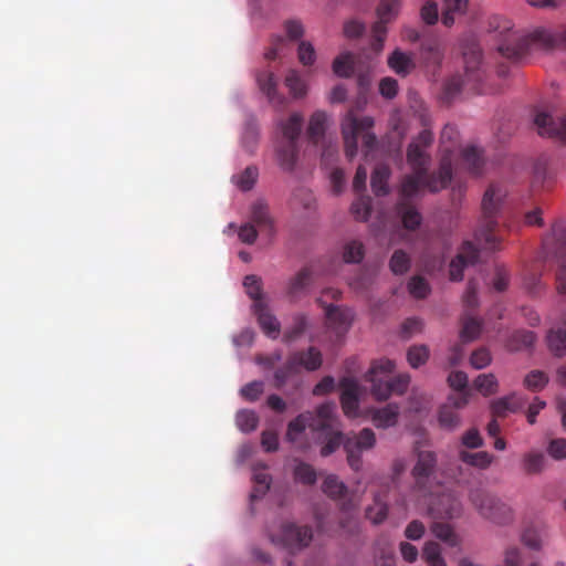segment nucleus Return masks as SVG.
Here are the masks:
<instances>
[{
    "instance_id": "20e7f679",
    "label": "nucleus",
    "mask_w": 566,
    "mask_h": 566,
    "mask_svg": "<svg viewBox=\"0 0 566 566\" xmlns=\"http://www.w3.org/2000/svg\"><path fill=\"white\" fill-rule=\"evenodd\" d=\"M374 119L369 116H358L350 109L342 120V135L345 144V154L353 159L358 151V138H361L363 146L370 150L376 145V136L371 133Z\"/></svg>"
},
{
    "instance_id": "f704fd0d",
    "label": "nucleus",
    "mask_w": 566,
    "mask_h": 566,
    "mask_svg": "<svg viewBox=\"0 0 566 566\" xmlns=\"http://www.w3.org/2000/svg\"><path fill=\"white\" fill-rule=\"evenodd\" d=\"M546 458L543 452L531 451L524 454L522 467L527 474H538L545 469Z\"/></svg>"
},
{
    "instance_id": "58836bf2",
    "label": "nucleus",
    "mask_w": 566,
    "mask_h": 566,
    "mask_svg": "<svg viewBox=\"0 0 566 566\" xmlns=\"http://www.w3.org/2000/svg\"><path fill=\"white\" fill-rule=\"evenodd\" d=\"M462 160L463 164L468 167V169L472 174H480L482 165H483V158L480 149L475 146H469L465 147L462 150Z\"/></svg>"
},
{
    "instance_id": "f03ea898",
    "label": "nucleus",
    "mask_w": 566,
    "mask_h": 566,
    "mask_svg": "<svg viewBox=\"0 0 566 566\" xmlns=\"http://www.w3.org/2000/svg\"><path fill=\"white\" fill-rule=\"evenodd\" d=\"M507 195L506 189L500 185H490L482 198V218L475 232L479 242L483 243L485 250H501L502 237L497 234V216L502 209L504 199Z\"/></svg>"
},
{
    "instance_id": "ddd939ff",
    "label": "nucleus",
    "mask_w": 566,
    "mask_h": 566,
    "mask_svg": "<svg viewBox=\"0 0 566 566\" xmlns=\"http://www.w3.org/2000/svg\"><path fill=\"white\" fill-rule=\"evenodd\" d=\"M479 250L475 245L470 241H464L460 248L459 253L450 263V280L451 281H461L463 279V270L470 265L474 264L479 260Z\"/></svg>"
},
{
    "instance_id": "393cba45",
    "label": "nucleus",
    "mask_w": 566,
    "mask_h": 566,
    "mask_svg": "<svg viewBox=\"0 0 566 566\" xmlns=\"http://www.w3.org/2000/svg\"><path fill=\"white\" fill-rule=\"evenodd\" d=\"M420 55L426 66L439 67L443 59V50L437 40H428L421 43Z\"/></svg>"
},
{
    "instance_id": "a878e982",
    "label": "nucleus",
    "mask_w": 566,
    "mask_h": 566,
    "mask_svg": "<svg viewBox=\"0 0 566 566\" xmlns=\"http://www.w3.org/2000/svg\"><path fill=\"white\" fill-rule=\"evenodd\" d=\"M292 357L296 360L298 369L301 367L306 370L313 371L322 365V354L315 347H310L307 350H300L292 354Z\"/></svg>"
},
{
    "instance_id": "72a5a7b5",
    "label": "nucleus",
    "mask_w": 566,
    "mask_h": 566,
    "mask_svg": "<svg viewBox=\"0 0 566 566\" xmlns=\"http://www.w3.org/2000/svg\"><path fill=\"white\" fill-rule=\"evenodd\" d=\"M390 169L386 165H378L371 175V188L376 196H385L388 193V179Z\"/></svg>"
},
{
    "instance_id": "f3484780",
    "label": "nucleus",
    "mask_w": 566,
    "mask_h": 566,
    "mask_svg": "<svg viewBox=\"0 0 566 566\" xmlns=\"http://www.w3.org/2000/svg\"><path fill=\"white\" fill-rule=\"evenodd\" d=\"M253 313L262 332L270 338L276 339L281 332V325L277 318L271 313L266 303H256L252 305Z\"/></svg>"
},
{
    "instance_id": "cd10ccee",
    "label": "nucleus",
    "mask_w": 566,
    "mask_h": 566,
    "mask_svg": "<svg viewBox=\"0 0 566 566\" xmlns=\"http://www.w3.org/2000/svg\"><path fill=\"white\" fill-rule=\"evenodd\" d=\"M537 38L548 49H566V24L555 30L539 31Z\"/></svg>"
},
{
    "instance_id": "473e14b6",
    "label": "nucleus",
    "mask_w": 566,
    "mask_h": 566,
    "mask_svg": "<svg viewBox=\"0 0 566 566\" xmlns=\"http://www.w3.org/2000/svg\"><path fill=\"white\" fill-rule=\"evenodd\" d=\"M459 139V132L455 126L451 124H447L440 136V143L443 150V155L440 159V161L443 158H449L450 160V168L452 169V159H451V153L453 150V147L457 145Z\"/></svg>"
},
{
    "instance_id": "09e8293b",
    "label": "nucleus",
    "mask_w": 566,
    "mask_h": 566,
    "mask_svg": "<svg viewBox=\"0 0 566 566\" xmlns=\"http://www.w3.org/2000/svg\"><path fill=\"white\" fill-rule=\"evenodd\" d=\"M460 459L470 465L485 469L488 468L492 462V455L486 451H480L475 453H471L468 451H461L460 452Z\"/></svg>"
},
{
    "instance_id": "2f4dec72",
    "label": "nucleus",
    "mask_w": 566,
    "mask_h": 566,
    "mask_svg": "<svg viewBox=\"0 0 566 566\" xmlns=\"http://www.w3.org/2000/svg\"><path fill=\"white\" fill-rule=\"evenodd\" d=\"M388 516V504L382 494L374 496V503L366 509V518L373 524H381Z\"/></svg>"
},
{
    "instance_id": "7c9ffc66",
    "label": "nucleus",
    "mask_w": 566,
    "mask_h": 566,
    "mask_svg": "<svg viewBox=\"0 0 566 566\" xmlns=\"http://www.w3.org/2000/svg\"><path fill=\"white\" fill-rule=\"evenodd\" d=\"M401 3L399 0H381L377 7V21L386 27L387 23L392 22L399 14Z\"/></svg>"
},
{
    "instance_id": "bb28decb",
    "label": "nucleus",
    "mask_w": 566,
    "mask_h": 566,
    "mask_svg": "<svg viewBox=\"0 0 566 566\" xmlns=\"http://www.w3.org/2000/svg\"><path fill=\"white\" fill-rule=\"evenodd\" d=\"M280 127L282 142L297 143L303 127V116L300 113H293L286 120L281 122Z\"/></svg>"
},
{
    "instance_id": "9d476101",
    "label": "nucleus",
    "mask_w": 566,
    "mask_h": 566,
    "mask_svg": "<svg viewBox=\"0 0 566 566\" xmlns=\"http://www.w3.org/2000/svg\"><path fill=\"white\" fill-rule=\"evenodd\" d=\"M375 444L376 436L369 428H364L358 433L347 434L344 440V450L348 465L354 471H359L363 465L361 453L373 449Z\"/></svg>"
},
{
    "instance_id": "8fccbe9b",
    "label": "nucleus",
    "mask_w": 566,
    "mask_h": 566,
    "mask_svg": "<svg viewBox=\"0 0 566 566\" xmlns=\"http://www.w3.org/2000/svg\"><path fill=\"white\" fill-rule=\"evenodd\" d=\"M254 488L251 493V500L261 499L270 489L271 475L264 471H255L253 474Z\"/></svg>"
},
{
    "instance_id": "4d7b16f0",
    "label": "nucleus",
    "mask_w": 566,
    "mask_h": 566,
    "mask_svg": "<svg viewBox=\"0 0 566 566\" xmlns=\"http://www.w3.org/2000/svg\"><path fill=\"white\" fill-rule=\"evenodd\" d=\"M389 268L395 274H403L410 268V258L402 250H396L390 259Z\"/></svg>"
},
{
    "instance_id": "7ed1b4c3",
    "label": "nucleus",
    "mask_w": 566,
    "mask_h": 566,
    "mask_svg": "<svg viewBox=\"0 0 566 566\" xmlns=\"http://www.w3.org/2000/svg\"><path fill=\"white\" fill-rule=\"evenodd\" d=\"M395 369V363L387 358L375 360L365 378L371 384V394L377 400H386L391 394L402 395L410 382L407 374H401L392 379L389 376Z\"/></svg>"
},
{
    "instance_id": "412c9836",
    "label": "nucleus",
    "mask_w": 566,
    "mask_h": 566,
    "mask_svg": "<svg viewBox=\"0 0 566 566\" xmlns=\"http://www.w3.org/2000/svg\"><path fill=\"white\" fill-rule=\"evenodd\" d=\"M437 458L432 451H419L417 462L412 469V475L418 484H421L434 471Z\"/></svg>"
},
{
    "instance_id": "1a4fd4ad",
    "label": "nucleus",
    "mask_w": 566,
    "mask_h": 566,
    "mask_svg": "<svg viewBox=\"0 0 566 566\" xmlns=\"http://www.w3.org/2000/svg\"><path fill=\"white\" fill-rule=\"evenodd\" d=\"M342 292L334 287L325 289L317 303L324 308L327 324L334 328L338 335L348 331L352 323V312L348 308H342L333 304H327L326 300H338Z\"/></svg>"
},
{
    "instance_id": "dca6fc26",
    "label": "nucleus",
    "mask_w": 566,
    "mask_h": 566,
    "mask_svg": "<svg viewBox=\"0 0 566 566\" xmlns=\"http://www.w3.org/2000/svg\"><path fill=\"white\" fill-rule=\"evenodd\" d=\"M312 412L300 413L295 419L291 420L287 424L286 440L291 442L297 450L306 451L310 447L307 441H302L301 437L306 428L311 429Z\"/></svg>"
},
{
    "instance_id": "f8f14e48",
    "label": "nucleus",
    "mask_w": 566,
    "mask_h": 566,
    "mask_svg": "<svg viewBox=\"0 0 566 566\" xmlns=\"http://www.w3.org/2000/svg\"><path fill=\"white\" fill-rule=\"evenodd\" d=\"M534 124L541 136L566 142V116L553 118L549 114L541 112L536 114Z\"/></svg>"
},
{
    "instance_id": "3c124183",
    "label": "nucleus",
    "mask_w": 566,
    "mask_h": 566,
    "mask_svg": "<svg viewBox=\"0 0 566 566\" xmlns=\"http://www.w3.org/2000/svg\"><path fill=\"white\" fill-rule=\"evenodd\" d=\"M247 294L253 300V304L265 303L262 294V281L256 275H247L243 281Z\"/></svg>"
},
{
    "instance_id": "e433bc0d",
    "label": "nucleus",
    "mask_w": 566,
    "mask_h": 566,
    "mask_svg": "<svg viewBox=\"0 0 566 566\" xmlns=\"http://www.w3.org/2000/svg\"><path fill=\"white\" fill-rule=\"evenodd\" d=\"M474 388L484 397H489L497 392L499 382L493 374H481L473 381Z\"/></svg>"
},
{
    "instance_id": "5fc2aeb1",
    "label": "nucleus",
    "mask_w": 566,
    "mask_h": 566,
    "mask_svg": "<svg viewBox=\"0 0 566 566\" xmlns=\"http://www.w3.org/2000/svg\"><path fill=\"white\" fill-rule=\"evenodd\" d=\"M352 213L358 221H366L371 212V199L368 196H360L352 205Z\"/></svg>"
},
{
    "instance_id": "6ab92c4d",
    "label": "nucleus",
    "mask_w": 566,
    "mask_h": 566,
    "mask_svg": "<svg viewBox=\"0 0 566 566\" xmlns=\"http://www.w3.org/2000/svg\"><path fill=\"white\" fill-rule=\"evenodd\" d=\"M336 405L325 402L317 407L316 412H312L311 430L313 432L331 431L334 427Z\"/></svg>"
},
{
    "instance_id": "39448f33",
    "label": "nucleus",
    "mask_w": 566,
    "mask_h": 566,
    "mask_svg": "<svg viewBox=\"0 0 566 566\" xmlns=\"http://www.w3.org/2000/svg\"><path fill=\"white\" fill-rule=\"evenodd\" d=\"M542 250L546 260L562 262L556 273V289L558 293L566 294V224L563 220L555 221L543 237Z\"/></svg>"
},
{
    "instance_id": "69168bd1",
    "label": "nucleus",
    "mask_w": 566,
    "mask_h": 566,
    "mask_svg": "<svg viewBox=\"0 0 566 566\" xmlns=\"http://www.w3.org/2000/svg\"><path fill=\"white\" fill-rule=\"evenodd\" d=\"M326 432L328 433V438H327V441L324 443V446L321 449L322 457H328L332 453H334L339 448V446L342 443L344 444V440H345V439H343V434L339 431H336V432L326 431Z\"/></svg>"
},
{
    "instance_id": "052dcab7",
    "label": "nucleus",
    "mask_w": 566,
    "mask_h": 566,
    "mask_svg": "<svg viewBox=\"0 0 566 566\" xmlns=\"http://www.w3.org/2000/svg\"><path fill=\"white\" fill-rule=\"evenodd\" d=\"M410 294L416 298H424L429 294V284L421 276H413L408 283Z\"/></svg>"
},
{
    "instance_id": "864d4df0",
    "label": "nucleus",
    "mask_w": 566,
    "mask_h": 566,
    "mask_svg": "<svg viewBox=\"0 0 566 566\" xmlns=\"http://www.w3.org/2000/svg\"><path fill=\"white\" fill-rule=\"evenodd\" d=\"M237 426L243 432H251L256 429L259 417L253 410H241L235 417Z\"/></svg>"
},
{
    "instance_id": "338daca9",
    "label": "nucleus",
    "mask_w": 566,
    "mask_h": 566,
    "mask_svg": "<svg viewBox=\"0 0 566 566\" xmlns=\"http://www.w3.org/2000/svg\"><path fill=\"white\" fill-rule=\"evenodd\" d=\"M284 30L291 41L301 40L305 33L303 23L297 19L286 20L284 22Z\"/></svg>"
},
{
    "instance_id": "4468645a",
    "label": "nucleus",
    "mask_w": 566,
    "mask_h": 566,
    "mask_svg": "<svg viewBox=\"0 0 566 566\" xmlns=\"http://www.w3.org/2000/svg\"><path fill=\"white\" fill-rule=\"evenodd\" d=\"M249 222L266 238L271 239L274 235V221L264 200L259 199L252 203Z\"/></svg>"
},
{
    "instance_id": "6e6d98bb",
    "label": "nucleus",
    "mask_w": 566,
    "mask_h": 566,
    "mask_svg": "<svg viewBox=\"0 0 566 566\" xmlns=\"http://www.w3.org/2000/svg\"><path fill=\"white\" fill-rule=\"evenodd\" d=\"M431 531L436 537L448 543L450 546L458 544V537L449 524L437 522L432 525Z\"/></svg>"
},
{
    "instance_id": "9b49d317",
    "label": "nucleus",
    "mask_w": 566,
    "mask_h": 566,
    "mask_svg": "<svg viewBox=\"0 0 566 566\" xmlns=\"http://www.w3.org/2000/svg\"><path fill=\"white\" fill-rule=\"evenodd\" d=\"M313 532L310 526L284 523L281 527V542L291 549H302L310 545Z\"/></svg>"
},
{
    "instance_id": "37998d69",
    "label": "nucleus",
    "mask_w": 566,
    "mask_h": 566,
    "mask_svg": "<svg viewBox=\"0 0 566 566\" xmlns=\"http://www.w3.org/2000/svg\"><path fill=\"white\" fill-rule=\"evenodd\" d=\"M295 358L290 355L286 363L274 373V382L276 388H282L290 377L298 373Z\"/></svg>"
},
{
    "instance_id": "a18cd8bd",
    "label": "nucleus",
    "mask_w": 566,
    "mask_h": 566,
    "mask_svg": "<svg viewBox=\"0 0 566 566\" xmlns=\"http://www.w3.org/2000/svg\"><path fill=\"white\" fill-rule=\"evenodd\" d=\"M536 342V335L532 331H516L510 340L513 350H522L532 347Z\"/></svg>"
},
{
    "instance_id": "c03bdc74",
    "label": "nucleus",
    "mask_w": 566,
    "mask_h": 566,
    "mask_svg": "<svg viewBox=\"0 0 566 566\" xmlns=\"http://www.w3.org/2000/svg\"><path fill=\"white\" fill-rule=\"evenodd\" d=\"M333 71L339 77H349L354 72V55L346 52L337 56L333 62Z\"/></svg>"
},
{
    "instance_id": "5701e85b",
    "label": "nucleus",
    "mask_w": 566,
    "mask_h": 566,
    "mask_svg": "<svg viewBox=\"0 0 566 566\" xmlns=\"http://www.w3.org/2000/svg\"><path fill=\"white\" fill-rule=\"evenodd\" d=\"M387 63L390 70L402 77L407 76L416 69L413 54L406 53L399 49H396L388 56Z\"/></svg>"
},
{
    "instance_id": "e2e57ef3",
    "label": "nucleus",
    "mask_w": 566,
    "mask_h": 566,
    "mask_svg": "<svg viewBox=\"0 0 566 566\" xmlns=\"http://www.w3.org/2000/svg\"><path fill=\"white\" fill-rule=\"evenodd\" d=\"M307 323L304 315H296L292 327L284 333L285 342H293L298 338L306 329Z\"/></svg>"
},
{
    "instance_id": "79ce46f5",
    "label": "nucleus",
    "mask_w": 566,
    "mask_h": 566,
    "mask_svg": "<svg viewBox=\"0 0 566 566\" xmlns=\"http://www.w3.org/2000/svg\"><path fill=\"white\" fill-rule=\"evenodd\" d=\"M439 424L447 430H453L460 426V416L450 405H443L439 410Z\"/></svg>"
},
{
    "instance_id": "603ef678",
    "label": "nucleus",
    "mask_w": 566,
    "mask_h": 566,
    "mask_svg": "<svg viewBox=\"0 0 566 566\" xmlns=\"http://www.w3.org/2000/svg\"><path fill=\"white\" fill-rule=\"evenodd\" d=\"M365 254L364 245L357 240L347 242L344 247L343 259L346 263H359Z\"/></svg>"
},
{
    "instance_id": "680f3d73",
    "label": "nucleus",
    "mask_w": 566,
    "mask_h": 566,
    "mask_svg": "<svg viewBox=\"0 0 566 566\" xmlns=\"http://www.w3.org/2000/svg\"><path fill=\"white\" fill-rule=\"evenodd\" d=\"M297 57L298 61L304 66L312 65L316 60V52L311 42L301 41L297 48Z\"/></svg>"
},
{
    "instance_id": "0e129e2a",
    "label": "nucleus",
    "mask_w": 566,
    "mask_h": 566,
    "mask_svg": "<svg viewBox=\"0 0 566 566\" xmlns=\"http://www.w3.org/2000/svg\"><path fill=\"white\" fill-rule=\"evenodd\" d=\"M492 361V356L489 349L481 347L474 350L470 357V364L475 369H483Z\"/></svg>"
},
{
    "instance_id": "c756f323",
    "label": "nucleus",
    "mask_w": 566,
    "mask_h": 566,
    "mask_svg": "<svg viewBox=\"0 0 566 566\" xmlns=\"http://www.w3.org/2000/svg\"><path fill=\"white\" fill-rule=\"evenodd\" d=\"M327 124V114L323 111H316L310 118L307 127V137L313 144H318L323 138Z\"/></svg>"
},
{
    "instance_id": "aec40b11",
    "label": "nucleus",
    "mask_w": 566,
    "mask_h": 566,
    "mask_svg": "<svg viewBox=\"0 0 566 566\" xmlns=\"http://www.w3.org/2000/svg\"><path fill=\"white\" fill-rule=\"evenodd\" d=\"M313 282V272L310 268L301 269L293 277L290 279L286 286V295L292 300H298L303 296Z\"/></svg>"
},
{
    "instance_id": "ea45409f",
    "label": "nucleus",
    "mask_w": 566,
    "mask_h": 566,
    "mask_svg": "<svg viewBox=\"0 0 566 566\" xmlns=\"http://www.w3.org/2000/svg\"><path fill=\"white\" fill-rule=\"evenodd\" d=\"M547 344L555 356H564L566 353V331L562 328L551 329L547 334Z\"/></svg>"
},
{
    "instance_id": "4be33fe9",
    "label": "nucleus",
    "mask_w": 566,
    "mask_h": 566,
    "mask_svg": "<svg viewBox=\"0 0 566 566\" xmlns=\"http://www.w3.org/2000/svg\"><path fill=\"white\" fill-rule=\"evenodd\" d=\"M525 405V400L516 394L497 398L491 403V411L494 418H504L510 412L518 411Z\"/></svg>"
},
{
    "instance_id": "6e6552de",
    "label": "nucleus",
    "mask_w": 566,
    "mask_h": 566,
    "mask_svg": "<svg viewBox=\"0 0 566 566\" xmlns=\"http://www.w3.org/2000/svg\"><path fill=\"white\" fill-rule=\"evenodd\" d=\"M469 499L482 517L497 525H506L513 521L512 509L486 491L473 489L470 491Z\"/></svg>"
},
{
    "instance_id": "f257e3e1",
    "label": "nucleus",
    "mask_w": 566,
    "mask_h": 566,
    "mask_svg": "<svg viewBox=\"0 0 566 566\" xmlns=\"http://www.w3.org/2000/svg\"><path fill=\"white\" fill-rule=\"evenodd\" d=\"M433 135L430 129L421 130L408 145L407 163L411 174L402 178L400 187L401 200L397 205V212L402 224L408 230H416L422 220L419 211L409 202L421 189L438 192L446 189L451 182V168L449 158H443L437 171L430 172L431 156L427 149L432 145Z\"/></svg>"
},
{
    "instance_id": "bf43d9fd",
    "label": "nucleus",
    "mask_w": 566,
    "mask_h": 566,
    "mask_svg": "<svg viewBox=\"0 0 566 566\" xmlns=\"http://www.w3.org/2000/svg\"><path fill=\"white\" fill-rule=\"evenodd\" d=\"M429 357V349L424 345L412 346L407 353V359L411 367L418 368L423 365Z\"/></svg>"
},
{
    "instance_id": "49530a36",
    "label": "nucleus",
    "mask_w": 566,
    "mask_h": 566,
    "mask_svg": "<svg viewBox=\"0 0 566 566\" xmlns=\"http://www.w3.org/2000/svg\"><path fill=\"white\" fill-rule=\"evenodd\" d=\"M294 479L305 485H313L317 480L315 469L303 461H300L294 468Z\"/></svg>"
},
{
    "instance_id": "b1692460",
    "label": "nucleus",
    "mask_w": 566,
    "mask_h": 566,
    "mask_svg": "<svg viewBox=\"0 0 566 566\" xmlns=\"http://www.w3.org/2000/svg\"><path fill=\"white\" fill-rule=\"evenodd\" d=\"M276 156L282 169L292 171L298 156V145L293 142H281L276 149Z\"/></svg>"
},
{
    "instance_id": "de8ad7c7",
    "label": "nucleus",
    "mask_w": 566,
    "mask_h": 566,
    "mask_svg": "<svg viewBox=\"0 0 566 566\" xmlns=\"http://www.w3.org/2000/svg\"><path fill=\"white\" fill-rule=\"evenodd\" d=\"M481 333V322L472 316H465L462 319L460 337L463 342L475 339Z\"/></svg>"
},
{
    "instance_id": "c9c22d12",
    "label": "nucleus",
    "mask_w": 566,
    "mask_h": 566,
    "mask_svg": "<svg viewBox=\"0 0 566 566\" xmlns=\"http://www.w3.org/2000/svg\"><path fill=\"white\" fill-rule=\"evenodd\" d=\"M284 83L294 98H302L307 93L306 83L295 70H290L287 72Z\"/></svg>"
},
{
    "instance_id": "a211bd4d",
    "label": "nucleus",
    "mask_w": 566,
    "mask_h": 566,
    "mask_svg": "<svg viewBox=\"0 0 566 566\" xmlns=\"http://www.w3.org/2000/svg\"><path fill=\"white\" fill-rule=\"evenodd\" d=\"M340 387V403L344 413L348 417H356L358 411V382L353 378H343Z\"/></svg>"
},
{
    "instance_id": "13d9d810",
    "label": "nucleus",
    "mask_w": 566,
    "mask_h": 566,
    "mask_svg": "<svg viewBox=\"0 0 566 566\" xmlns=\"http://www.w3.org/2000/svg\"><path fill=\"white\" fill-rule=\"evenodd\" d=\"M548 382V377L544 371L532 370L524 378V386L531 391L542 390Z\"/></svg>"
},
{
    "instance_id": "c85d7f7f",
    "label": "nucleus",
    "mask_w": 566,
    "mask_h": 566,
    "mask_svg": "<svg viewBox=\"0 0 566 566\" xmlns=\"http://www.w3.org/2000/svg\"><path fill=\"white\" fill-rule=\"evenodd\" d=\"M399 407L396 403H388L377 409L373 415V421L378 428H389L397 423Z\"/></svg>"
},
{
    "instance_id": "a19ab883",
    "label": "nucleus",
    "mask_w": 566,
    "mask_h": 566,
    "mask_svg": "<svg viewBox=\"0 0 566 566\" xmlns=\"http://www.w3.org/2000/svg\"><path fill=\"white\" fill-rule=\"evenodd\" d=\"M259 176V170L255 166L247 167L242 172L232 177L234 184L243 191H249L253 188Z\"/></svg>"
},
{
    "instance_id": "423d86ee",
    "label": "nucleus",
    "mask_w": 566,
    "mask_h": 566,
    "mask_svg": "<svg viewBox=\"0 0 566 566\" xmlns=\"http://www.w3.org/2000/svg\"><path fill=\"white\" fill-rule=\"evenodd\" d=\"M481 59V53L478 50L464 53V74L451 76L444 85L446 94L449 97H453L464 88L478 94L485 93V90L480 85L483 78Z\"/></svg>"
},
{
    "instance_id": "774afa93",
    "label": "nucleus",
    "mask_w": 566,
    "mask_h": 566,
    "mask_svg": "<svg viewBox=\"0 0 566 566\" xmlns=\"http://www.w3.org/2000/svg\"><path fill=\"white\" fill-rule=\"evenodd\" d=\"M547 452L554 460L566 459V440L562 438L551 440Z\"/></svg>"
},
{
    "instance_id": "4c0bfd02",
    "label": "nucleus",
    "mask_w": 566,
    "mask_h": 566,
    "mask_svg": "<svg viewBox=\"0 0 566 566\" xmlns=\"http://www.w3.org/2000/svg\"><path fill=\"white\" fill-rule=\"evenodd\" d=\"M323 492L335 500H340L347 492L346 485L334 474L327 475L322 484Z\"/></svg>"
},
{
    "instance_id": "2eb2a0df",
    "label": "nucleus",
    "mask_w": 566,
    "mask_h": 566,
    "mask_svg": "<svg viewBox=\"0 0 566 566\" xmlns=\"http://www.w3.org/2000/svg\"><path fill=\"white\" fill-rule=\"evenodd\" d=\"M256 81L260 90L266 95L269 103L273 107L282 109L286 106L287 99L284 95L277 92V81L273 72H260L256 76Z\"/></svg>"
},
{
    "instance_id": "0eeeda50",
    "label": "nucleus",
    "mask_w": 566,
    "mask_h": 566,
    "mask_svg": "<svg viewBox=\"0 0 566 566\" xmlns=\"http://www.w3.org/2000/svg\"><path fill=\"white\" fill-rule=\"evenodd\" d=\"M490 29L499 35V52L510 59L518 60L527 51L528 40L520 32L513 30V23L500 15L490 20Z\"/></svg>"
}]
</instances>
